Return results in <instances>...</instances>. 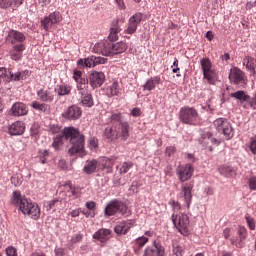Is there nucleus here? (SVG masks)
<instances>
[{
	"label": "nucleus",
	"instance_id": "f257e3e1",
	"mask_svg": "<svg viewBox=\"0 0 256 256\" xmlns=\"http://www.w3.org/2000/svg\"><path fill=\"white\" fill-rule=\"evenodd\" d=\"M119 23H125V19H114L111 23L110 33L108 36L109 41H102L95 44L94 49L96 53H100L105 57H113L127 51V43L120 41L113 43L119 39V33H121V26Z\"/></svg>",
	"mask_w": 256,
	"mask_h": 256
},
{
	"label": "nucleus",
	"instance_id": "f03ea898",
	"mask_svg": "<svg viewBox=\"0 0 256 256\" xmlns=\"http://www.w3.org/2000/svg\"><path fill=\"white\" fill-rule=\"evenodd\" d=\"M62 137L69 141L71 147L68 150L70 155H85V135L75 127H65L62 130Z\"/></svg>",
	"mask_w": 256,
	"mask_h": 256
},
{
	"label": "nucleus",
	"instance_id": "7ed1b4c3",
	"mask_svg": "<svg viewBox=\"0 0 256 256\" xmlns=\"http://www.w3.org/2000/svg\"><path fill=\"white\" fill-rule=\"evenodd\" d=\"M117 213H120V215H123L124 217H129V215H131V211H129L125 202L119 199H114L105 207L104 215L106 217H113V215H117Z\"/></svg>",
	"mask_w": 256,
	"mask_h": 256
},
{
	"label": "nucleus",
	"instance_id": "20e7f679",
	"mask_svg": "<svg viewBox=\"0 0 256 256\" xmlns=\"http://www.w3.org/2000/svg\"><path fill=\"white\" fill-rule=\"evenodd\" d=\"M19 211L34 221H37L41 217V208H39V204L33 202L31 199H26Z\"/></svg>",
	"mask_w": 256,
	"mask_h": 256
},
{
	"label": "nucleus",
	"instance_id": "39448f33",
	"mask_svg": "<svg viewBox=\"0 0 256 256\" xmlns=\"http://www.w3.org/2000/svg\"><path fill=\"white\" fill-rule=\"evenodd\" d=\"M172 223L176 227L178 233L187 237L189 235V216L185 213L173 214Z\"/></svg>",
	"mask_w": 256,
	"mask_h": 256
},
{
	"label": "nucleus",
	"instance_id": "423d86ee",
	"mask_svg": "<svg viewBox=\"0 0 256 256\" xmlns=\"http://www.w3.org/2000/svg\"><path fill=\"white\" fill-rule=\"evenodd\" d=\"M201 69L203 72V78L210 85H215V81H217V71L213 69V63L209 58H202L200 60Z\"/></svg>",
	"mask_w": 256,
	"mask_h": 256
},
{
	"label": "nucleus",
	"instance_id": "0eeeda50",
	"mask_svg": "<svg viewBox=\"0 0 256 256\" xmlns=\"http://www.w3.org/2000/svg\"><path fill=\"white\" fill-rule=\"evenodd\" d=\"M213 123L218 133L224 135L227 141H229V139H233L235 133L233 132L231 122L228 121L227 118H217Z\"/></svg>",
	"mask_w": 256,
	"mask_h": 256
},
{
	"label": "nucleus",
	"instance_id": "6e6552de",
	"mask_svg": "<svg viewBox=\"0 0 256 256\" xmlns=\"http://www.w3.org/2000/svg\"><path fill=\"white\" fill-rule=\"evenodd\" d=\"M199 114L192 107H184L180 109V121L185 125H197Z\"/></svg>",
	"mask_w": 256,
	"mask_h": 256
},
{
	"label": "nucleus",
	"instance_id": "1a4fd4ad",
	"mask_svg": "<svg viewBox=\"0 0 256 256\" xmlns=\"http://www.w3.org/2000/svg\"><path fill=\"white\" fill-rule=\"evenodd\" d=\"M63 21V16L61 15V12L54 11L51 12L48 16L44 17V19L41 20V27L44 29V31H49L53 25H57L58 23H61Z\"/></svg>",
	"mask_w": 256,
	"mask_h": 256
},
{
	"label": "nucleus",
	"instance_id": "9d476101",
	"mask_svg": "<svg viewBox=\"0 0 256 256\" xmlns=\"http://www.w3.org/2000/svg\"><path fill=\"white\" fill-rule=\"evenodd\" d=\"M198 143L202 147L210 148V151H213L211 145H220L221 142L217 138L213 137V133L209 130H200V137L198 138Z\"/></svg>",
	"mask_w": 256,
	"mask_h": 256
},
{
	"label": "nucleus",
	"instance_id": "9b49d317",
	"mask_svg": "<svg viewBox=\"0 0 256 256\" xmlns=\"http://www.w3.org/2000/svg\"><path fill=\"white\" fill-rule=\"evenodd\" d=\"M107 59L103 57L90 56L88 58H81L77 61L78 69H85V67H95L97 65H105Z\"/></svg>",
	"mask_w": 256,
	"mask_h": 256
},
{
	"label": "nucleus",
	"instance_id": "f8f14e48",
	"mask_svg": "<svg viewBox=\"0 0 256 256\" xmlns=\"http://www.w3.org/2000/svg\"><path fill=\"white\" fill-rule=\"evenodd\" d=\"M7 43L11 45H25V41H27V36L25 33L20 32L19 30H9L6 36Z\"/></svg>",
	"mask_w": 256,
	"mask_h": 256
},
{
	"label": "nucleus",
	"instance_id": "ddd939ff",
	"mask_svg": "<svg viewBox=\"0 0 256 256\" xmlns=\"http://www.w3.org/2000/svg\"><path fill=\"white\" fill-rule=\"evenodd\" d=\"M193 187H195L193 182H188L182 185L180 197L184 199V205L187 209L191 208V202L193 201Z\"/></svg>",
	"mask_w": 256,
	"mask_h": 256
},
{
	"label": "nucleus",
	"instance_id": "4468645a",
	"mask_svg": "<svg viewBox=\"0 0 256 256\" xmlns=\"http://www.w3.org/2000/svg\"><path fill=\"white\" fill-rule=\"evenodd\" d=\"M230 83L234 85H245L247 81V76H245V72L237 67H233L230 69L229 73Z\"/></svg>",
	"mask_w": 256,
	"mask_h": 256
},
{
	"label": "nucleus",
	"instance_id": "2eb2a0df",
	"mask_svg": "<svg viewBox=\"0 0 256 256\" xmlns=\"http://www.w3.org/2000/svg\"><path fill=\"white\" fill-rule=\"evenodd\" d=\"M141 21H143V13H135L129 18L128 27L124 30V33H126L127 35H133V33H136L137 27H139V23H141Z\"/></svg>",
	"mask_w": 256,
	"mask_h": 256
},
{
	"label": "nucleus",
	"instance_id": "dca6fc26",
	"mask_svg": "<svg viewBox=\"0 0 256 256\" xmlns=\"http://www.w3.org/2000/svg\"><path fill=\"white\" fill-rule=\"evenodd\" d=\"M143 256H167L165 253V246L161 242L154 241L153 247H146Z\"/></svg>",
	"mask_w": 256,
	"mask_h": 256
},
{
	"label": "nucleus",
	"instance_id": "f3484780",
	"mask_svg": "<svg viewBox=\"0 0 256 256\" xmlns=\"http://www.w3.org/2000/svg\"><path fill=\"white\" fill-rule=\"evenodd\" d=\"M193 171H195V169L193 168V166L191 164L179 166L177 168V175L179 177V180L182 183H185V181H189V179H191V177H193Z\"/></svg>",
	"mask_w": 256,
	"mask_h": 256
},
{
	"label": "nucleus",
	"instance_id": "a211bd4d",
	"mask_svg": "<svg viewBox=\"0 0 256 256\" xmlns=\"http://www.w3.org/2000/svg\"><path fill=\"white\" fill-rule=\"evenodd\" d=\"M89 83L92 89H99L105 83V74L103 72H92L89 76Z\"/></svg>",
	"mask_w": 256,
	"mask_h": 256
},
{
	"label": "nucleus",
	"instance_id": "6ab92c4d",
	"mask_svg": "<svg viewBox=\"0 0 256 256\" xmlns=\"http://www.w3.org/2000/svg\"><path fill=\"white\" fill-rule=\"evenodd\" d=\"M27 113H29V109L23 102L14 103L10 109V115H12V117H24Z\"/></svg>",
	"mask_w": 256,
	"mask_h": 256
},
{
	"label": "nucleus",
	"instance_id": "aec40b11",
	"mask_svg": "<svg viewBox=\"0 0 256 256\" xmlns=\"http://www.w3.org/2000/svg\"><path fill=\"white\" fill-rule=\"evenodd\" d=\"M238 238H231L230 243L231 245H235L238 249L243 248V241L247 239V228L240 226L237 230Z\"/></svg>",
	"mask_w": 256,
	"mask_h": 256
},
{
	"label": "nucleus",
	"instance_id": "412c9836",
	"mask_svg": "<svg viewBox=\"0 0 256 256\" xmlns=\"http://www.w3.org/2000/svg\"><path fill=\"white\" fill-rule=\"evenodd\" d=\"M115 129L118 135V139H121L122 141H127L129 139V122H120L115 126Z\"/></svg>",
	"mask_w": 256,
	"mask_h": 256
},
{
	"label": "nucleus",
	"instance_id": "4be33fe9",
	"mask_svg": "<svg viewBox=\"0 0 256 256\" xmlns=\"http://www.w3.org/2000/svg\"><path fill=\"white\" fill-rule=\"evenodd\" d=\"M62 117L69 121H77V119L81 117V108L76 105H72L62 114Z\"/></svg>",
	"mask_w": 256,
	"mask_h": 256
},
{
	"label": "nucleus",
	"instance_id": "5701e85b",
	"mask_svg": "<svg viewBox=\"0 0 256 256\" xmlns=\"http://www.w3.org/2000/svg\"><path fill=\"white\" fill-rule=\"evenodd\" d=\"M27 47L25 44H15L9 52L10 59L12 61H21L23 59V51H25Z\"/></svg>",
	"mask_w": 256,
	"mask_h": 256
},
{
	"label": "nucleus",
	"instance_id": "b1692460",
	"mask_svg": "<svg viewBox=\"0 0 256 256\" xmlns=\"http://www.w3.org/2000/svg\"><path fill=\"white\" fill-rule=\"evenodd\" d=\"M26 201L27 198L21 195V191L15 190L10 198V205H14V207H19L20 210Z\"/></svg>",
	"mask_w": 256,
	"mask_h": 256
},
{
	"label": "nucleus",
	"instance_id": "393cba45",
	"mask_svg": "<svg viewBox=\"0 0 256 256\" xmlns=\"http://www.w3.org/2000/svg\"><path fill=\"white\" fill-rule=\"evenodd\" d=\"M37 97L39 101H42V103H53L55 94L50 90L40 89L37 91Z\"/></svg>",
	"mask_w": 256,
	"mask_h": 256
},
{
	"label": "nucleus",
	"instance_id": "a878e982",
	"mask_svg": "<svg viewBox=\"0 0 256 256\" xmlns=\"http://www.w3.org/2000/svg\"><path fill=\"white\" fill-rule=\"evenodd\" d=\"M78 95H80L81 104L83 107H93L95 103L93 102V96L87 89H82L80 92H78Z\"/></svg>",
	"mask_w": 256,
	"mask_h": 256
},
{
	"label": "nucleus",
	"instance_id": "bb28decb",
	"mask_svg": "<svg viewBox=\"0 0 256 256\" xmlns=\"http://www.w3.org/2000/svg\"><path fill=\"white\" fill-rule=\"evenodd\" d=\"M10 135H23L25 133V123L23 121H16L9 126Z\"/></svg>",
	"mask_w": 256,
	"mask_h": 256
},
{
	"label": "nucleus",
	"instance_id": "cd10ccee",
	"mask_svg": "<svg viewBox=\"0 0 256 256\" xmlns=\"http://www.w3.org/2000/svg\"><path fill=\"white\" fill-rule=\"evenodd\" d=\"M111 235V230L107 228H101L93 234V239L100 241V243H106L109 241V237Z\"/></svg>",
	"mask_w": 256,
	"mask_h": 256
},
{
	"label": "nucleus",
	"instance_id": "c85d7f7f",
	"mask_svg": "<svg viewBox=\"0 0 256 256\" xmlns=\"http://www.w3.org/2000/svg\"><path fill=\"white\" fill-rule=\"evenodd\" d=\"M31 75V72L29 70H23L16 73L11 72L9 70V81H25L29 76Z\"/></svg>",
	"mask_w": 256,
	"mask_h": 256
},
{
	"label": "nucleus",
	"instance_id": "c756f323",
	"mask_svg": "<svg viewBox=\"0 0 256 256\" xmlns=\"http://www.w3.org/2000/svg\"><path fill=\"white\" fill-rule=\"evenodd\" d=\"M97 169H99V162L93 159L86 161L83 171L86 175H93V173H97Z\"/></svg>",
	"mask_w": 256,
	"mask_h": 256
},
{
	"label": "nucleus",
	"instance_id": "7c9ffc66",
	"mask_svg": "<svg viewBox=\"0 0 256 256\" xmlns=\"http://www.w3.org/2000/svg\"><path fill=\"white\" fill-rule=\"evenodd\" d=\"M161 84V77L154 76L149 78L143 85V91H153L157 85Z\"/></svg>",
	"mask_w": 256,
	"mask_h": 256
},
{
	"label": "nucleus",
	"instance_id": "2f4dec72",
	"mask_svg": "<svg viewBox=\"0 0 256 256\" xmlns=\"http://www.w3.org/2000/svg\"><path fill=\"white\" fill-rule=\"evenodd\" d=\"M242 63L244 67H246L247 71H250V73L255 75L256 59L253 58V56H245Z\"/></svg>",
	"mask_w": 256,
	"mask_h": 256
},
{
	"label": "nucleus",
	"instance_id": "473e14b6",
	"mask_svg": "<svg viewBox=\"0 0 256 256\" xmlns=\"http://www.w3.org/2000/svg\"><path fill=\"white\" fill-rule=\"evenodd\" d=\"M131 222H120L115 226L114 231L117 235H127L129 233V229H131Z\"/></svg>",
	"mask_w": 256,
	"mask_h": 256
},
{
	"label": "nucleus",
	"instance_id": "72a5a7b5",
	"mask_svg": "<svg viewBox=\"0 0 256 256\" xmlns=\"http://www.w3.org/2000/svg\"><path fill=\"white\" fill-rule=\"evenodd\" d=\"M62 202L58 198L44 202L45 211H57V207L61 206Z\"/></svg>",
	"mask_w": 256,
	"mask_h": 256
},
{
	"label": "nucleus",
	"instance_id": "f704fd0d",
	"mask_svg": "<svg viewBox=\"0 0 256 256\" xmlns=\"http://www.w3.org/2000/svg\"><path fill=\"white\" fill-rule=\"evenodd\" d=\"M30 107H32V109H35V111H38L39 113H49V109H51L49 104L41 103L38 101H33Z\"/></svg>",
	"mask_w": 256,
	"mask_h": 256
},
{
	"label": "nucleus",
	"instance_id": "c9c22d12",
	"mask_svg": "<svg viewBox=\"0 0 256 256\" xmlns=\"http://www.w3.org/2000/svg\"><path fill=\"white\" fill-rule=\"evenodd\" d=\"M231 97H233L234 99H237L240 103H245V101H247V103H249V101L251 99V96L245 94V91H243V90H239V91L232 93Z\"/></svg>",
	"mask_w": 256,
	"mask_h": 256
},
{
	"label": "nucleus",
	"instance_id": "e433bc0d",
	"mask_svg": "<svg viewBox=\"0 0 256 256\" xmlns=\"http://www.w3.org/2000/svg\"><path fill=\"white\" fill-rule=\"evenodd\" d=\"M108 95H110V97H119V95H121L119 82L115 81L112 83V85L108 88Z\"/></svg>",
	"mask_w": 256,
	"mask_h": 256
},
{
	"label": "nucleus",
	"instance_id": "4c0bfd02",
	"mask_svg": "<svg viewBox=\"0 0 256 256\" xmlns=\"http://www.w3.org/2000/svg\"><path fill=\"white\" fill-rule=\"evenodd\" d=\"M220 175H223V177H233L235 175V168L232 166H220L219 168Z\"/></svg>",
	"mask_w": 256,
	"mask_h": 256
},
{
	"label": "nucleus",
	"instance_id": "58836bf2",
	"mask_svg": "<svg viewBox=\"0 0 256 256\" xmlns=\"http://www.w3.org/2000/svg\"><path fill=\"white\" fill-rule=\"evenodd\" d=\"M56 92L60 97H64V95H69L71 93V86L62 84L58 86Z\"/></svg>",
	"mask_w": 256,
	"mask_h": 256
},
{
	"label": "nucleus",
	"instance_id": "ea45409f",
	"mask_svg": "<svg viewBox=\"0 0 256 256\" xmlns=\"http://www.w3.org/2000/svg\"><path fill=\"white\" fill-rule=\"evenodd\" d=\"M105 137L107 139H111L113 141L114 139H119L118 134H117V129L113 130V128H106L105 129Z\"/></svg>",
	"mask_w": 256,
	"mask_h": 256
},
{
	"label": "nucleus",
	"instance_id": "a19ab883",
	"mask_svg": "<svg viewBox=\"0 0 256 256\" xmlns=\"http://www.w3.org/2000/svg\"><path fill=\"white\" fill-rule=\"evenodd\" d=\"M109 119H110V121H112V123H124L125 122V121H123V114H121V112H112Z\"/></svg>",
	"mask_w": 256,
	"mask_h": 256
},
{
	"label": "nucleus",
	"instance_id": "79ce46f5",
	"mask_svg": "<svg viewBox=\"0 0 256 256\" xmlns=\"http://www.w3.org/2000/svg\"><path fill=\"white\" fill-rule=\"evenodd\" d=\"M76 83H77V90H78V93H80V91L82 89H87V84L89 83V80H87V78H78L77 80H75Z\"/></svg>",
	"mask_w": 256,
	"mask_h": 256
},
{
	"label": "nucleus",
	"instance_id": "37998d69",
	"mask_svg": "<svg viewBox=\"0 0 256 256\" xmlns=\"http://www.w3.org/2000/svg\"><path fill=\"white\" fill-rule=\"evenodd\" d=\"M130 169H133V162H123L121 167L119 168V173L121 175L129 173Z\"/></svg>",
	"mask_w": 256,
	"mask_h": 256
},
{
	"label": "nucleus",
	"instance_id": "c03bdc74",
	"mask_svg": "<svg viewBox=\"0 0 256 256\" xmlns=\"http://www.w3.org/2000/svg\"><path fill=\"white\" fill-rule=\"evenodd\" d=\"M47 157H49V150H39L38 159H40V163H42V165L47 163Z\"/></svg>",
	"mask_w": 256,
	"mask_h": 256
},
{
	"label": "nucleus",
	"instance_id": "a18cd8bd",
	"mask_svg": "<svg viewBox=\"0 0 256 256\" xmlns=\"http://www.w3.org/2000/svg\"><path fill=\"white\" fill-rule=\"evenodd\" d=\"M245 220L247 222V225L249 227V229L251 231H255V228H256V222H255V218L249 216V215H246L245 216Z\"/></svg>",
	"mask_w": 256,
	"mask_h": 256
},
{
	"label": "nucleus",
	"instance_id": "49530a36",
	"mask_svg": "<svg viewBox=\"0 0 256 256\" xmlns=\"http://www.w3.org/2000/svg\"><path fill=\"white\" fill-rule=\"evenodd\" d=\"M136 245H138V247H145V245H147V243H149V238L145 237V236H141L138 237L135 240Z\"/></svg>",
	"mask_w": 256,
	"mask_h": 256
},
{
	"label": "nucleus",
	"instance_id": "de8ad7c7",
	"mask_svg": "<svg viewBox=\"0 0 256 256\" xmlns=\"http://www.w3.org/2000/svg\"><path fill=\"white\" fill-rule=\"evenodd\" d=\"M88 147L91 150L97 149V147H99V140L95 137H91L88 141Z\"/></svg>",
	"mask_w": 256,
	"mask_h": 256
},
{
	"label": "nucleus",
	"instance_id": "09e8293b",
	"mask_svg": "<svg viewBox=\"0 0 256 256\" xmlns=\"http://www.w3.org/2000/svg\"><path fill=\"white\" fill-rule=\"evenodd\" d=\"M83 241V234H75L70 239V244L75 245L77 243H81Z\"/></svg>",
	"mask_w": 256,
	"mask_h": 256
},
{
	"label": "nucleus",
	"instance_id": "8fccbe9b",
	"mask_svg": "<svg viewBox=\"0 0 256 256\" xmlns=\"http://www.w3.org/2000/svg\"><path fill=\"white\" fill-rule=\"evenodd\" d=\"M5 253L6 256H19V254L17 253V248H15L14 246L6 247Z\"/></svg>",
	"mask_w": 256,
	"mask_h": 256
},
{
	"label": "nucleus",
	"instance_id": "3c124183",
	"mask_svg": "<svg viewBox=\"0 0 256 256\" xmlns=\"http://www.w3.org/2000/svg\"><path fill=\"white\" fill-rule=\"evenodd\" d=\"M114 164H115V159H113V158H104L102 166L105 169V168L113 167Z\"/></svg>",
	"mask_w": 256,
	"mask_h": 256
},
{
	"label": "nucleus",
	"instance_id": "603ef678",
	"mask_svg": "<svg viewBox=\"0 0 256 256\" xmlns=\"http://www.w3.org/2000/svg\"><path fill=\"white\" fill-rule=\"evenodd\" d=\"M165 153L167 157H173V155L177 153V148H175V146H168L166 147Z\"/></svg>",
	"mask_w": 256,
	"mask_h": 256
},
{
	"label": "nucleus",
	"instance_id": "864d4df0",
	"mask_svg": "<svg viewBox=\"0 0 256 256\" xmlns=\"http://www.w3.org/2000/svg\"><path fill=\"white\" fill-rule=\"evenodd\" d=\"M248 185L251 191H256V176H252L249 178Z\"/></svg>",
	"mask_w": 256,
	"mask_h": 256
},
{
	"label": "nucleus",
	"instance_id": "5fc2aeb1",
	"mask_svg": "<svg viewBox=\"0 0 256 256\" xmlns=\"http://www.w3.org/2000/svg\"><path fill=\"white\" fill-rule=\"evenodd\" d=\"M12 7L11 0H0V9H8Z\"/></svg>",
	"mask_w": 256,
	"mask_h": 256
},
{
	"label": "nucleus",
	"instance_id": "6e6d98bb",
	"mask_svg": "<svg viewBox=\"0 0 256 256\" xmlns=\"http://www.w3.org/2000/svg\"><path fill=\"white\" fill-rule=\"evenodd\" d=\"M173 255L183 256V249L180 246H173Z\"/></svg>",
	"mask_w": 256,
	"mask_h": 256
},
{
	"label": "nucleus",
	"instance_id": "4d7b16f0",
	"mask_svg": "<svg viewBox=\"0 0 256 256\" xmlns=\"http://www.w3.org/2000/svg\"><path fill=\"white\" fill-rule=\"evenodd\" d=\"M185 159L188 161V163H195V161H197L195 155L191 153H185Z\"/></svg>",
	"mask_w": 256,
	"mask_h": 256
},
{
	"label": "nucleus",
	"instance_id": "13d9d810",
	"mask_svg": "<svg viewBox=\"0 0 256 256\" xmlns=\"http://www.w3.org/2000/svg\"><path fill=\"white\" fill-rule=\"evenodd\" d=\"M5 77H7V68L0 67V85L3 81V79H5Z\"/></svg>",
	"mask_w": 256,
	"mask_h": 256
},
{
	"label": "nucleus",
	"instance_id": "bf43d9fd",
	"mask_svg": "<svg viewBox=\"0 0 256 256\" xmlns=\"http://www.w3.org/2000/svg\"><path fill=\"white\" fill-rule=\"evenodd\" d=\"M249 149L253 155H256V139L251 140Z\"/></svg>",
	"mask_w": 256,
	"mask_h": 256
},
{
	"label": "nucleus",
	"instance_id": "052dcab7",
	"mask_svg": "<svg viewBox=\"0 0 256 256\" xmlns=\"http://www.w3.org/2000/svg\"><path fill=\"white\" fill-rule=\"evenodd\" d=\"M85 206L89 209V211H92L97 207V204L94 201H88L86 202Z\"/></svg>",
	"mask_w": 256,
	"mask_h": 256
},
{
	"label": "nucleus",
	"instance_id": "680f3d73",
	"mask_svg": "<svg viewBox=\"0 0 256 256\" xmlns=\"http://www.w3.org/2000/svg\"><path fill=\"white\" fill-rule=\"evenodd\" d=\"M131 115L132 117H141V108H133Z\"/></svg>",
	"mask_w": 256,
	"mask_h": 256
},
{
	"label": "nucleus",
	"instance_id": "e2e57ef3",
	"mask_svg": "<svg viewBox=\"0 0 256 256\" xmlns=\"http://www.w3.org/2000/svg\"><path fill=\"white\" fill-rule=\"evenodd\" d=\"M24 0H10L12 7H21Z\"/></svg>",
	"mask_w": 256,
	"mask_h": 256
},
{
	"label": "nucleus",
	"instance_id": "0e129e2a",
	"mask_svg": "<svg viewBox=\"0 0 256 256\" xmlns=\"http://www.w3.org/2000/svg\"><path fill=\"white\" fill-rule=\"evenodd\" d=\"M83 77V73L80 70H74L73 79L77 81Z\"/></svg>",
	"mask_w": 256,
	"mask_h": 256
},
{
	"label": "nucleus",
	"instance_id": "69168bd1",
	"mask_svg": "<svg viewBox=\"0 0 256 256\" xmlns=\"http://www.w3.org/2000/svg\"><path fill=\"white\" fill-rule=\"evenodd\" d=\"M54 253L55 256H65L64 248H55Z\"/></svg>",
	"mask_w": 256,
	"mask_h": 256
},
{
	"label": "nucleus",
	"instance_id": "338daca9",
	"mask_svg": "<svg viewBox=\"0 0 256 256\" xmlns=\"http://www.w3.org/2000/svg\"><path fill=\"white\" fill-rule=\"evenodd\" d=\"M224 239H229L231 237V228H226L223 230Z\"/></svg>",
	"mask_w": 256,
	"mask_h": 256
},
{
	"label": "nucleus",
	"instance_id": "774afa93",
	"mask_svg": "<svg viewBox=\"0 0 256 256\" xmlns=\"http://www.w3.org/2000/svg\"><path fill=\"white\" fill-rule=\"evenodd\" d=\"M71 217L75 218V217H79V215H81V209H76V210H72L70 212Z\"/></svg>",
	"mask_w": 256,
	"mask_h": 256
}]
</instances>
